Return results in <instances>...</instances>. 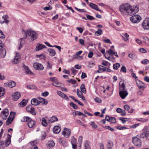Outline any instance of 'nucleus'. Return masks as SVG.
<instances>
[{"mask_svg": "<svg viewBox=\"0 0 149 149\" xmlns=\"http://www.w3.org/2000/svg\"><path fill=\"white\" fill-rule=\"evenodd\" d=\"M130 20L133 23H138L141 19V17L139 15H134L130 18Z\"/></svg>", "mask_w": 149, "mask_h": 149, "instance_id": "nucleus-4", "label": "nucleus"}, {"mask_svg": "<svg viewBox=\"0 0 149 149\" xmlns=\"http://www.w3.org/2000/svg\"><path fill=\"white\" fill-rule=\"evenodd\" d=\"M120 11L123 14L127 13L130 15H134L138 12L139 10V6L137 5L130 6L128 3H125L121 5L119 7Z\"/></svg>", "mask_w": 149, "mask_h": 149, "instance_id": "nucleus-1", "label": "nucleus"}, {"mask_svg": "<svg viewBox=\"0 0 149 149\" xmlns=\"http://www.w3.org/2000/svg\"><path fill=\"white\" fill-rule=\"evenodd\" d=\"M31 104L34 105H37L40 104V102L36 98L32 99L31 101Z\"/></svg>", "mask_w": 149, "mask_h": 149, "instance_id": "nucleus-19", "label": "nucleus"}, {"mask_svg": "<svg viewBox=\"0 0 149 149\" xmlns=\"http://www.w3.org/2000/svg\"><path fill=\"white\" fill-rule=\"evenodd\" d=\"M48 51L49 52L50 55L51 56H53L56 54V52L54 49H49Z\"/></svg>", "mask_w": 149, "mask_h": 149, "instance_id": "nucleus-34", "label": "nucleus"}, {"mask_svg": "<svg viewBox=\"0 0 149 149\" xmlns=\"http://www.w3.org/2000/svg\"><path fill=\"white\" fill-rule=\"evenodd\" d=\"M61 131V128L58 126H55L53 129V132L55 134H58Z\"/></svg>", "mask_w": 149, "mask_h": 149, "instance_id": "nucleus-18", "label": "nucleus"}, {"mask_svg": "<svg viewBox=\"0 0 149 149\" xmlns=\"http://www.w3.org/2000/svg\"><path fill=\"white\" fill-rule=\"evenodd\" d=\"M20 58H18L17 57H15L13 59V62L15 63H17L20 61Z\"/></svg>", "mask_w": 149, "mask_h": 149, "instance_id": "nucleus-45", "label": "nucleus"}, {"mask_svg": "<svg viewBox=\"0 0 149 149\" xmlns=\"http://www.w3.org/2000/svg\"><path fill=\"white\" fill-rule=\"evenodd\" d=\"M89 6L92 9H93L97 11H99L100 12H102V11L100 9H99L98 8V6L97 5L92 3H91L89 4Z\"/></svg>", "mask_w": 149, "mask_h": 149, "instance_id": "nucleus-13", "label": "nucleus"}, {"mask_svg": "<svg viewBox=\"0 0 149 149\" xmlns=\"http://www.w3.org/2000/svg\"><path fill=\"white\" fill-rule=\"evenodd\" d=\"M42 124L43 126L45 127H46L47 126L46 120L44 118H42Z\"/></svg>", "mask_w": 149, "mask_h": 149, "instance_id": "nucleus-42", "label": "nucleus"}, {"mask_svg": "<svg viewBox=\"0 0 149 149\" xmlns=\"http://www.w3.org/2000/svg\"><path fill=\"white\" fill-rule=\"evenodd\" d=\"M85 149H91L90 147L89 144L88 142L86 141L84 143Z\"/></svg>", "mask_w": 149, "mask_h": 149, "instance_id": "nucleus-31", "label": "nucleus"}, {"mask_svg": "<svg viewBox=\"0 0 149 149\" xmlns=\"http://www.w3.org/2000/svg\"><path fill=\"white\" fill-rule=\"evenodd\" d=\"M33 65L34 68L36 70H42L44 69V67L43 65L38 63H34Z\"/></svg>", "mask_w": 149, "mask_h": 149, "instance_id": "nucleus-5", "label": "nucleus"}, {"mask_svg": "<svg viewBox=\"0 0 149 149\" xmlns=\"http://www.w3.org/2000/svg\"><path fill=\"white\" fill-rule=\"evenodd\" d=\"M8 82L9 87L13 88L15 87L16 85V83L14 81H10Z\"/></svg>", "mask_w": 149, "mask_h": 149, "instance_id": "nucleus-30", "label": "nucleus"}, {"mask_svg": "<svg viewBox=\"0 0 149 149\" xmlns=\"http://www.w3.org/2000/svg\"><path fill=\"white\" fill-rule=\"evenodd\" d=\"M53 85L56 87H60L61 86V84L57 80L54 82H53L52 83Z\"/></svg>", "mask_w": 149, "mask_h": 149, "instance_id": "nucleus-37", "label": "nucleus"}, {"mask_svg": "<svg viewBox=\"0 0 149 149\" xmlns=\"http://www.w3.org/2000/svg\"><path fill=\"white\" fill-rule=\"evenodd\" d=\"M124 109L125 110H127L128 112L129 113H132L134 111V110L133 109H130V106L127 104H125L124 106Z\"/></svg>", "mask_w": 149, "mask_h": 149, "instance_id": "nucleus-22", "label": "nucleus"}, {"mask_svg": "<svg viewBox=\"0 0 149 149\" xmlns=\"http://www.w3.org/2000/svg\"><path fill=\"white\" fill-rule=\"evenodd\" d=\"M15 114V113L14 112L11 111L10 113V116L8 118H10L12 120H13Z\"/></svg>", "mask_w": 149, "mask_h": 149, "instance_id": "nucleus-33", "label": "nucleus"}, {"mask_svg": "<svg viewBox=\"0 0 149 149\" xmlns=\"http://www.w3.org/2000/svg\"><path fill=\"white\" fill-rule=\"evenodd\" d=\"M77 93L78 96L79 97L81 98L83 100H85V98L83 96V93H82V92H81V91L78 92V91L77 92Z\"/></svg>", "mask_w": 149, "mask_h": 149, "instance_id": "nucleus-25", "label": "nucleus"}, {"mask_svg": "<svg viewBox=\"0 0 149 149\" xmlns=\"http://www.w3.org/2000/svg\"><path fill=\"white\" fill-rule=\"evenodd\" d=\"M136 84L138 87L140 89L142 88H145L144 84L141 81H139L138 82H136Z\"/></svg>", "mask_w": 149, "mask_h": 149, "instance_id": "nucleus-20", "label": "nucleus"}, {"mask_svg": "<svg viewBox=\"0 0 149 149\" xmlns=\"http://www.w3.org/2000/svg\"><path fill=\"white\" fill-rule=\"evenodd\" d=\"M35 125V122L32 120V119L31 118L28 123V125L29 127L30 128H32L34 127Z\"/></svg>", "mask_w": 149, "mask_h": 149, "instance_id": "nucleus-15", "label": "nucleus"}, {"mask_svg": "<svg viewBox=\"0 0 149 149\" xmlns=\"http://www.w3.org/2000/svg\"><path fill=\"white\" fill-rule=\"evenodd\" d=\"M90 125L93 128H96L97 127V125L95 124L93 122H92L91 123Z\"/></svg>", "mask_w": 149, "mask_h": 149, "instance_id": "nucleus-56", "label": "nucleus"}, {"mask_svg": "<svg viewBox=\"0 0 149 149\" xmlns=\"http://www.w3.org/2000/svg\"><path fill=\"white\" fill-rule=\"evenodd\" d=\"M146 137L149 139V130H148L147 128H146Z\"/></svg>", "mask_w": 149, "mask_h": 149, "instance_id": "nucleus-61", "label": "nucleus"}, {"mask_svg": "<svg viewBox=\"0 0 149 149\" xmlns=\"http://www.w3.org/2000/svg\"><path fill=\"white\" fill-rule=\"evenodd\" d=\"M49 80L50 81L54 82L57 80V78L55 77H51L49 78Z\"/></svg>", "mask_w": 149, "mask_h": 149, "instance_id": "nucleus-59", "label": "nucleus"}, {"mask_svg": "<svg viewBox=\"0 0 149 149\" xmlns=\"http://www.w3.org/2000/svg\"><path fill=\"white\" fill-rule=\"evenodd\" d=\"M5 38V36L3 34V32L0 30V38Z\"/></svg>", "mask_w": 149, "mask_h": 149, "instance_id": "nucleus-62", "label": "nucleus"}, {"mask_svg": "<svg viewBox=\"0 0 149 149\" xmlns=\"http://www.w3.org/2000/svg\"><path fill=\"white\" fill-rule=\"evenodd\" d=\"M28 101L27 100L23 99L20 103L19 104V106L22 107H24L26 105Z\"/></svg>", "mask_w": 149, "mask_h": 149, "instance_id": "nucleus-21", "label": "nucleus"}, {"mask_svg": "<svg viewBox=\"0 0 149 149\" xmlns=\"http://www.w3.org/2000/svg\"><path fill=\"white\" fill-rule=\"evenodd\" d=\"M30 144L32 146L30 149H37L38 148V147L36 146L37 144V141H34L30 142Z\"/></svg>", "mask_w": 149, "mask_h": 149, "instance_id": "nucleus-14", "label": "nucleus"}, {"mask_svg": "<svg viewBox=\"0 0 149 149\" xmlns=\"http://www.w3.org/2000/svg\"><path fill=\"white\" fill-rule=\"evenodd\" d=\"M47 146L50 148H52L55 146V143L53 141H49L48 142Z\"/></svg>", "mask_w": 149, "mask_h": 149, "instance_id": "nucleus-26", "label": "nucleus"}, {"mask_svg": "<svg viewBox=\"0 0 149 149\" xmlns=\"http://www.w3.org/2000/svg\"><path fill=\"white\" fill-rule=\"evenodd\" d=\"M80 88L82 92L84 93H86V90L85 88V85L84 84H82L80 86Z\"/></svg>", "mask_w": 149, "mask_h": 149, "instance_id": "nucleus-32", "label": "nucleus"}, {"mask_svg": "<svg viewBox=\"0 0 149 149\" xmlns=\"http://www.w3.org/2000/svg\"><path fill=\"white\" fill-rule=\"evenodd\" d=\"M76 139L73 137L71 141V143L72 145V148L73 149H77Z\"/></svg>", "mask_w": 149, "mask_h": 149, "instance_id": "nucleus-16", "label": "nucleus"}, {"mask_svg": "<svg viewBox=\"0 0 149 149\" xmlns=\"http://www.w3.org/2000/svg\"><path fill=\"white\" fill-rule=\"evenodd\" d=\"M42 95L44 97H46L49 95V93L47 91H45L42 93Z\"/></svg>", "mask_w": 149, "mask_h": 149, "instance_id": "nucleus-63", "label": "nucleus"}, {"mask_svg": "<svg viewBox=\"0 0 149 149\" xmlns=\"http://www.w3.org/2000/svg\"><path fill=\"white\" fill-rule=\"evenodd\" d=\"M11 141L10 139V138L9 139L8 138L7 140L4 143L5 147H7L8 146L10 143Z\"/></svg>", "mask_w": 149, "mask_h": 149, "instance_id": "nucleus-43", "label": "nucleus"}, {"mask_svg": "<svg viewBox=\"0 0 149 149\" xmlns=\"http://www.w3.org/2000/svg\"><path fill=\"white\" fill-rule=\"evenodd\" d=\"M39 99L40 101L39 102H40V104L41 103L43 104H46L48 103V101L46 99L41 97L39 98Z\"/></svg>", "mask_w": 149, "mask_h": 149, "instance_id": "nucleus-29", "label": "nucleus"}, {"mask_svg": "<svg viewBox=\"0 0 149 149\" xmlns=\"http://www.w3.org/2000/svg\"><path fill=\"white\" fill-rule=\"evenodd\" d=\"M121 85H120V89L121 90H124L125 88V85L124 84L123 82H122L121 81H120L119 83L120 85L121 84Z\"/></svg>", "mask_w": 149, "mask_h": 149, "instance_id": "nucleus-38", "label": "nucleus"}, {"mask_svg": "<svg viewBox=\"0 0 149 149\" xmlns=\"http://www.w3.org/2000/svg\"><path fill=\"white\" fill-rule=\"evenodd\" d=\"M46 47V46L43 45L38 43L37 45L36 50V51L40 50L44 48H45Z\"/></svg>", "mask_w": 149, "mask_h": 149, "instance_id": "nucleus-12", "label": "nucleus"}, {"mask_svg": "<svg viewBox=\"0 0 149 149\" xmlns=\"http://www.w3.org/2000/svg\"><path fill=\"white\" fill-rule=\"evenodd\" d=\"M128 56L132 59H134L136 57L135 55L134 54H129Z\"/></svg>", "mask_w": 149, "mask_h": 149, "instance_id": "nucleus-64", "label": "nucleus"}, {"mask_svg": "<svg viewBox=\"0 0 149 149\" xmlns=\"http://www.w3.org/2000/svg\"><path fill=\"white\" fill-rule=\"evenodd\" d=\"M46 136V134L45 132H42L41 139H45Z\"/></svg>", "mask_w": 149, "mask_h": 149, "instance_id": "nucleus-50", "label": "nucleus"}, {"mask_svg": "<svg viewBox=\"0 0 149 149\" xmlns=\"http://www.w3.org/2000/svg\"><path fill=\"white\" fill-rule=\"evenodd\" d=\"M26 110L28 112L33 115H35L36 114V112L31 105L29 104L26 107Z\"/></svg>", "mask_w": 149, "mask_h": 149, "instance_id": "nucleus-3", "label": "nucleus"}, {"mask_svg": "<svg viewBox=\"0 0 149 149\" xmlns=\"http://www.w3.org/2000/svg\"><path fill=\"white\" fill-rule=\"evenodd\" d=\"M71 130L70 129L65 128L64 131L63 132V134L66 138H68L70 135Z\"/></svg>", "mask_w": 149, "mask_h": 149, "instance_id": "nucleus-10", "label": "nucleus"}, {"mask_svg": "<svg viewBox=\"0 0 149 149\" xmlns=\"http://www.w3.org/2000/svg\"><path fill=\"white\" fill-rule=\"evenodd\" d=\"M0 51H1L0 53L1 56L3 58L5 56L6 54V50L3 48L0 50Z\"/></svg>", "mask_w": 149, "mask_h": 149, "instance_id": "nucleus-28", "label": "nucleus"}, {"mask_svg": "<svg viewBox=\"0 0 149 149\" xmlns=\"http://www.w3.org/2000/svg\"><path fill=\"white\" fill-rule=\"evenodd\" d=\"M119 95L121 98L124 99L128 95V93L127 91L122 90L119 92Z\"/></svg>", "mask_w": 149, "mask_h": 149, "instance_id": "nucleus-11", "label": "nucleus"}, {"mask_svg": "<svg viewBox=\"0 0 149 149\" xmlns=\"http://www.w3.org/2000/svg\"><path fill=\"white\" fill-rule=\"evenodd\" d=\"M5 147L4 143L3 142L0 141V148H3Z\"/></svg>", "mask_w": 149, "mask_h": 149, "instance_id": "nucleus-57", "label": "nucleus"}, {"mask_svg": "<svg viewBox=\"0 0 149 149\" xmlns=\"http://www.w3.org/2000/svg\"><path fill=\"white\" fill-rule=\"evenodd\" d=\"M8 115V110L7 108H5L4 110L2 111L1 114V117L3 120H6Z\"/></svg>", "mask_w": 149, "mask_h": 149, "instance_id": "nucleus-8", "label": "nucleus"}, {"mask_svg": "<svg viewBox=\"0 0 149 149\" xmlns=\"http://www.w3.org/2000/svg\"><path fill=\"white\" fill-rule=\"evenodd\" d=\"M59 143L63 145H64L66 143V141L63 139L60 138L59 139Z\"/></svg>", "mask_w": 149, "mask_h": 149, "instance_id": "nucleus-39", "label": "nucleus"}, {"mask_svg": "<svg viewBox=\"0 0 149 149\" xmlns=\"http://www.w3.org/2000/svg\"><path fill=\"white\" fill-rule=\"evenodd\" d=\"M13 121V120H12L10 118H8L6 122V124L7 125H9L10 124L11 122Z\"/></svg>", "mask_w": 149, "mask_h": 149, "instance_id": "nucleus-49", "label": "nucleus"}, {"mask_svg": "<svg viewBox=\"0 0 149 149\" xmlns=\"http://www.w3.org/2000/svg\"><path fill=\"white\" fill-rule=\"evenodd\" d=\"M21 97L20 93L18 92H16L13 93L12 99L14 101L17 100Z\"/></svg>", "mask_w": 149, "mask_h": 149, "instance_id": "nucleus-9", "label": "nucleus"}, {"mask_svg": "<svg viewBox=\"0 0 149 149\" xmlns=\"http://www.w3.org/2000/svg\"><path fill=\"white\" fill-rule=\"evenodd\" d=\"M76 123L79 125H80L81 126H84L85 127H86V125L82 123L81 121L79 120H77L76 121Z\"/></svg>", "mask_w": 149, "mask_h": 149, "instance_id": "nucleus-44", "label": "nucleus"}, {"mask_svg": "<svg viewBox=\"0 0 149 149\" xmlns=\"http://www.w3.org/2000/svg\"><path fill=\"white\" fill-rule=\"evenodd\" d=\"M146 127H145L143 130L142 133L140 134V136L143 138L146 137Z\"/></svg>", "mask_w": 149, "mask_h": 149, "instance_id": "nucleus-24", "label": "nucleus"}, {"mask_svg": "<svg viewBox=\"0 0 149 149\" xmlns=\"http://www.w3.org/2000/svg\"><path fill=\"white\" fill-rule=\"evenodd\" d=\"M67 82L69 83H71L72 84H75L76 83V81L74 79H70L69 80L67 81Z\"/></svg>", "mask_w": 149, "mask_h": 149, "instance_id": "nucleus-51", "label": "nucleus"}, {"mask_svg": "<svg viewBox=\"0 0 149 149\" xmlns=\"http://www.w3.org/2000/svg\"><path fill=\"white\" fill-rule=\"evenodd\" d=\"M95 101L97 102L101 103L102 102L101 100L99 97H96L95 98Z\"/></svg>", "mask_w": 149, "mask_h": 149, "instance_id": "nucleus-60", "label": "nucleus"}, {"mask_svg": "<svg viewBox=\"0 0 149 149\" xmlns=\"http://www.w3.org/2000/svg\"><path fill=\"white\" fill-rule=\"evenodd\" d=\"M102 30L101 29H98V30L96 31V32L95 33V34H96V33H97L98 34L97 35L99 36L101 35L102 33Z\"/></svg>", "mask_w": 149, "mask_h": 149, "instance_id": "nucleus-48", "label": "nucleus"}, {"mask_svg": "<svg viewBox=\"0 0 149 149\" xmlns=\"http://www.w3.org/2000/svg\"><path fill=\"white\" fill-rule=\"evenodd\" d=\"M87 18L89 20L95 19L92 16L86 14V15Z\"/></svg>", "mask_w": 149, "mask_h": 149, "instance_id": "nucleus-47", "label": "nucleus"}, {"mask_svg": "<svg viewBox=\"0 0 149 149\" xmlns=\"http://www.w3.org/2000/svg\"><path fill=\"white\" fill-rule=\"evenodd\" d=\"M149 61L147 59H145L141 61V63L143 64H146L149 63Z\"/></svg>", "mask_w": 149, "mask_h": 149, "instance_id": "nucleus-55", "label": "nucleus"}, {"mask_svg": "<svg viewBox=\"0 0 149 149\" xmlns=\"http://www.w3.org/2000/svg\"><path fill=\"white\" fill-rule=\"evenodd\" d=\"M132 142L134 145L137 146L141 145V140L137 136L132 138Z\"/></svg>", "mask_w": 149, "mask_h": 149, "instance_id": "nucleus-6", "label": "nucleus"}, {"mask_svg": "<svg viewBox=\"0 0 149 149\" xmlns=\"http://www.w3.org/2000/svg\"><path fill=\"white\" fill-rule=\"evenodd\" d=\"M23 33L25 34V36L24 38H22L20 39L21 40L20 41V46L18 47L19 50L21 49L24 43V41L23 40L24 39H26L28 36H30L31 37V41H33L34 40L36 39L38 37L37 33L35 31L31 29H28L26 31H23Z\"/></svg>", "mask_w": 149, "mask_h": 149, "instance_id": "nucleus-2", "label": "nucleus"}, {"mask_svg": "<svg viewBox=\"0 0 149 149\" xmlns=\"http://www.w3.org/2000/svg\"><path fill=\"white\" fill-rule=\"evenodd\" d=\"M58 120V119L56 117L53 116L52 117L51 119L49 121V123H51L55 121H57Z\"/></svg>", "mask_w": 149, "mask_h": 149, "instance_id": "nucleus-27", "label": "nucleus"}, {"mask_svg": "<svg viewBox=\"0 0 149 149\" xmlns=\"http://www.w3.org/2000/svg\"><path fill=\"white\" fill-rule=\"evenodd\" d=\"M24 68L25 69V72L26 74H33V73L30 70L28 67L24 66Z\"/></svg>", "mask_w": 149, "mask_h": 149, "instance_id": "nucleus-23", "label": "nucleus"}, {"mask_svg": "<svg viewBox=\"0 0 149 149\" xmlns=\"http://www.w3.org/2000/svg\"><path fill=\"white\" fill-rule=\"evenodd\" d=\"M70 105L74 109H77V106L75 104H74L72 102H71L70 103Z\"/></svg>", "mask_w": 149, "mask_h": 149, "instance_id": "nucleus-46", "label": "nucleus"}, {"mask_svg": "<svg viewBox=\"0 0 149 149\" xmlns=\"http://www.w3.org/2000/svg\"><path fill=\"white\" fill-rule=\"evenodd\" d=\"M31 118L28 116L24 117L21 120L22 122L29 121Z\"/></svg>", "mask_w": 149, "mask_h": 149, "instance_id": "nucleus-41", "label": "nucleus"}, {"mask_svg": "<svg viewBox=\"0 0 149 149\" xmlns=\"http://www.w3.org/2000/svg\"><path fill=\"white\" fill-rule=\"evenodd\" d=\"M126 67L123 66L121 68V71H122L124 73H125L126 72Z\"/></svg>", "mask_w": 149, "mask_h": 149, "instance_id": "nucleus-54", "label": "nucleus"}, {"mask_svg": "<svg viewBox=\"0 0 149 149\" xmlns=\"http://www.w3.org/2000/svg\"><path fill=\"white\" fill-rule=\"evenodd\" d=\"M110 121L113 123H115L116 122V119L114 117H111L110 120Z\"/></svg>", "mask_w": 149, "mask_h": 149, "instance_id": "nucleus-58", "label": "nucleus"}, {"mask_svg": "<svg viewBox=\"0 0 149 149\" xmlns=\"http://www.w3.org/2000/svg\"><path fill=\"white\" fill-rule=\"evenodd\" d=\"M122 34L124 36L126 37V38H124V40L125 41L127 40H128V38H127L129 36V35L127 33H123Z\"/></svg>", "mask_w": 149, "mask_h": 149, "instance_id": "nucleus-53", "label": "nucleus"}, {"mask_svg": "<svg viewBox=\"0 0 149 149\" xmlns=\"http://www.w3.org/2000/svg\"><path fill=\"white\" fill-rule=\"evenodd\" d=\"M57 94L63 98H65V99L68 100L69 98L67 96L64 94L61 91H58L57 92Z\"/></svg>", "mask_w": 149, "mask_h": 149, "instance_id": "nucleus-17", "label": "nucleus"}, {"mask_svg": "<svg viewBox=\"0 0 149 149\" xmlns=\"http://www.w3.org/2000/svg\"><path fill=\"white\" fill-rule=\"evenodd\" d=\"M107 52L110 55L114 54H115V52H114L113 50L111 49H110Z\"/></svg>", "mask_w": 149, "mask_h": 149, "instance_id": "nucleus-52", "label": "nucleus"}, {"mask_svg": "<svg viewBox=\"0 0 149 149\" xmlns=\"http://www.w3.org/2000/svg\"><path fill=\"white\" fill-rule=\"evenodd\" d=\"M5 93V89L4 88H0V97L3 95Z\"/></svg>", "mask_w": 149, "mask_h": 149, "instance_id": "nucleus-36", "label": "nucleus"}, {"mask_svg": "<svg viewBox=\"0 0 149 149\" xmlns=\"http://www.w3.org/2000/svg\"><path fill=\"white\" fill-rule=\"evenodd\" d=\"M120 66V64L119 63H117L114 64L113 65V68L115 70H117Z\"/></svg>", "mask_w": 149, "mask_h": 149, "instance_id": "nucleus-35", "label": "nucleus"}, {"mask_svg": "<svg viewBox=\"0 0 149 149\" xmlns=\"http://www.w3.org/2000/svg\"><path fill=\"white\" fill-rule=\"evenodd\" d=\"M113 146V142L111 141H109L107 145V148H112Z\"/></svg>", "mask_w": 149, "mask_h": 149, "instance_id": "nucleus-40", "label": "nucleus"}, {"mask_svg": "<svg viewBox=\"0 0 149 149\" xmlns=\"http://www.w3.org/2000/svg\"><path fill=\"white\" fill-rule=\"evenodd\" d=\"M142 25L144 29H149V18L145 19L142 23Z\"/></svg>", "mask_w": 149, "mask_h": 149, "instance_id": "nucleus-7", "label": "nucleus"}]
</instances>
